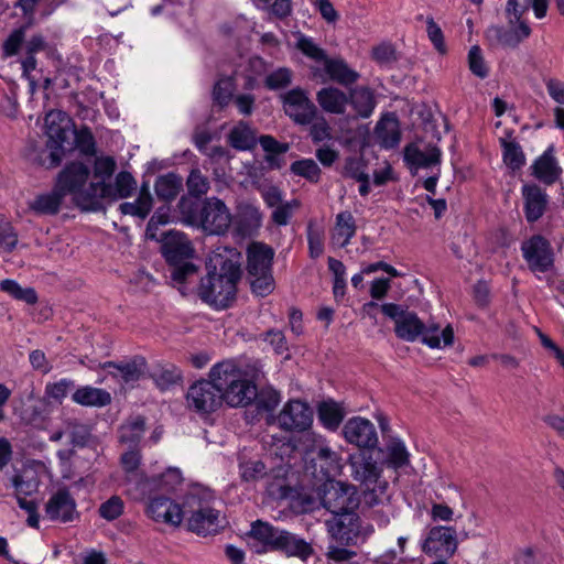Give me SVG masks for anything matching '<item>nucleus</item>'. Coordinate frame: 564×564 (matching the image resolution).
Masks as SVG:
<instances>
[{"label": "nucleus", "instance_id": "obj_1", "mask_svg": "<svg viewBox=\"0 0 564 564\" xmlns=\"http://www.w3.org/2000/svg\"><path fill=\"white\" fill-rule=\"evenodd\" d=\"M218 248L213 252L208 262V273L200 280L199 297L216 308L227 307L235 299L237 283L240 279V264L236 252Z\"/></svg>", "mask_w": 564, "mask_h": 564}, {"label": "nucleus", "instance_id": "obj_2", "mask_svg": "<svg viewBox=\"0 0 564 564\" xmlns=\"http://www.w3.org/2000/svg\"><path fill=\"white\" fill-rule=\"evenodd\" d=\"M209 378L215 380L221 391L223 403L229 406H246L257 398L256 384L234 361H223L213 366Z\"/></svg>", "mask_w": 564, "mask_h": 564}, {"label": "nucleus", "instance_id": "obj_3", "mask_svg": "<svg viewBox=\"0 0 564 564\" xmlns=\"http://www.w3.org/2000/svg\"><path fill=\"white\" fill-rule=\"evenodd\" d=\"M162 254L172 267L171 279L176 283H184L194 275L197 268L188 260L194 254V248L185 234L176 230L162 232L159 237Z\"/></svg>", "mask_w": 564, "mask_h": 564}, {"label": "nucleus", "instance_id": "obj_4", "mask_svg": "<svg viewBox=\"0 0 564 564\" xmlns=\"http://www.w3.org/2000/svg\"><path fill=\"white\" fill-rule=\"evenodd\" d=\"M89 169L79 162H74L65 166V169L58 174L56 187L65 196L67 193L72 194L75 203L86 210L97 209V199L93 198V189L99 182H91L86 186L89 177Z\"/></svg>", "mask_w": 564, "mask_h": 564}, {"label": "nucleus", "instance_id": "obj_5", "mask_svg": "<svg viewBox=\"0 0 564 564\" xmlns=\"http://www.w3.org/2000/svg\"><path fill=\"white\" fill-rule=\"evenodd\" d=\"M520 250L528 270L538 280L545 278L547 284H551L547 275L555 269V252L551 241L543 235L535 234L521 242Z\"/></svg>", "mask_w": 564, "mask_h": 564}, {"label": "nucleus", "instance_id": "obj_6", "mask_svg": "<svg viewBox=\"0 0 564 564\" xmlns=\"http://www.w3.org/2000/svg\"><path fill=\"white\" fill-rule=\"evenodd\" d=\"M507 25H491L486 31V37L495 45L502 48H516L531 35V28L525 19L527 11L506 6Z\"/></svg>", "mask_w": 564, "mask_h": 564}, {"label": "nucleus", "instance_id": "obj_7", "mask_svg": "<svg viewBox=\"0 0 564 564\" xmlns=\"http://www.w3.org/2000/svg\"><path fill=\"white\" fill-rule=\"evenodd\" d=\"M72 120L62 110H51L45 116L46 147L50 150L51 165L57 166L62 162L66 145H69Z\"/></svg>", "mask_w": 564, "mask_h": 564}, {"label": "nucleus", "instance_id": "obj_8", "mask_svg": "<svg viewBox=\"0 0 564 564\" xmlns=\"http://www.w3.org/2000/svg\"><path fill=\"white\" fill-rule=\"evenodd\" d=\"M219 384L209 378L189 386L186 393L187 408L199 415L210 414L223 405Z\"/></svg>", "mask_w": 564, "mask_h": 564}, {"label": "nucleus", "instance_id": "obj_9", "mask_svg": "<svg viewBox=\"0 0 564 564\" xmlns=\"http://www.w3.org/2000/svg\"><path fill=\"white\" fill-rule=\"evenodd\" d=\"M319 500L332 514L355 510L358 506L354 486L330 479L323 485Z\"/></svg>", "mask_w": 564, "mask_h": 564}, {"label": "nucleus", "instance_id": "obj_10", "mask_svg": "<svg viewBox=\"0 0 564 564\" xmlns=\"http://www.w3.org/2000/svg\"><path fill=\"white\" fill-rule=\"evenodd\" d=\"M187 505L192 508L187 523L192 532L203 536L218 532L220 529L219 511L213 508L208 500L191 495L187 498Z\"/></svg>", "mask_w": 564, "mask_h": 564}, {"label": "nucleus", "instance_id": "obj_11", "mask_svg": "<svg viewBox=\"0 0 564 564\" xmlns=\"http://www.w3.org/2000/svg\"><path fill=\"white\" fill-rule=\"evenodd\" d=\"M380 308L387 317L394 322V333L398 338L409 343L420 338L424 323L414 312L404 310L403 306L394 303H384Z\"/></svg>", "mask_w": 564, "mask_h": 564}, {"label": "nucleus", "instance_id": "obj_12", "mask_svg": "<svg viewBox=\"0 0 564 564\" xmlns=\"http://www.w3.org/2000/svg\"><path fill=\"white\" fill-rule=\"evenodd\" d=\"M281 98L285 115L296 124L307 126L314 121L317 108L305 90L293 88L282 95Z\"/></svg>", "mask_w": 564, "mask_h": 564}, {"label": "nucleus", "instance_id": "obj_13", "mask_svg": "<svg viewBox=\"0 0 564 564\" xmlns=\"http://www.w3.org/2000/svg\"><path fill=\"white\" fill-rule=\"evenodd\" d=\"M278 425L286 432H304L313 423V411L311 406L301 400L288 401L278 417Z\"/></svg>", "mask_w": 564, "mask_h": 564}, {"label": "nucleus", "instance_id": "obj_14", "mask_svg": "<svg viewBox=\"0 0 564 564\" xmlns=\"http://www.w3.org/2000/svg\"><path fill=\"white\" fill-rule=\"evenodd\" d=\"M199 219L204 231L209 235H223L231 224V214L223 200L210 197L204 202Z\"/></svg>", "mask_w": 564, "mask_h": 564}, {"label": "nucleus", "instance_id": "obj_15", "mask_svg": "<svg viewBox=\"0 0 564 564\" xmlns=\"http://www.w3.org/2000/svg\"><path fill=\"white\" fill-rule=\"evenodd\" d=\"M457 534L452 527L437 525L429 531L423 544L426 554L437 557H451L457 550Z\"/></svg>", "mask_w": 564, "mask_h": 564}, {"label": "nucleus", "instance_id": "obj_16", "mask_svg": "<svg viewBox=\"0 0 564 564\" xmlns=\"http://www.w3.org/2000/svg\"><path fill=\"white\" fill-rule=\"evenodd\" d=\"M345 440L359 448H373L378 444V435L372 422L355 416L349 419L344 427Z\"/></svg>", "mask_w": 564, "mask_h": 564}, {"label": "nucleus", "instance_id": "obj_17", "mask_svg": "<svg viewBox=\"0 0 564 564\" xmlns=\"http://www.w3.org/2000/svg\"><path fill=\"white\" fill-rule=\"evenodd\" d=\"M326 527L333 540L341 545H350L359 532L358 516L354 510L333 514V518L326 521Z\"/></svg>", "mask_w": 564, "mask_h": 564}, {"label": "nucleus", "instance_id": "obj_18", "mask_svg": "<svg viewBox=\"0 0 564 564\" xmlns=\"http://www.w3.org/2000/svg\"><path fill=\"white\" fill-rule=\"evenodd\" d=\"M137 189V182L134 177L126 171L117 174L113 184L99 182L93 189L91 199H97V207L100 205V199H120L130 197Z\"/></svg>", "mask_w": 564, "mask_h": 564}, {"label": "nucleus", "instance_id": "obj_19", "mask_svg": "<svg viewBox=\"0 0 564 564\" xmlns=\"http://www.w3.org/2000/svg\"><path fill=\"white\" fill-rule=\"evenodd\" d=\"M147 514L155 522L178 527L183 520L182 507L167 497L152 498L147 507Z\"/></svg>", "mask_w": 564, "mask_h": 564}, {"label": "nucleus", "instance_id": "obj_20", "mask_svg": "<svg viewBox=\"0 0 564 564\" xmlns=\"http://www.w3.org/2000/svg\"><path fill=\"white\" fill-rule=\"evenodd\" d=\"M45 514L52 521H73L76 511V501L66 488L58 489L45 505Z\"/></svg>", "mask_w": 564, "mask_h": 564}, {"label": "nucleus", "instance_id": "obj_21", "mask_svg": "<svg viewBox=\"0 0 564 564\" xmlns=\"http://www.w3.org/2000/svg\"><path fill=\"white\" fill-rule=\"evenodd\" d=\"M532 175L545 185L556 183L562 176V167L554 156V148L550 145L532 164Z\"/></svg>", "mask_w": 564, "mask_h": 564}, {"label": "nucleus", "instance_id": "obj_22", "mask_svg": "<svg viewBox=\"0 0 564 564\" xmlns=\"http://www.w3.org/2000/svg\"><path fill=\"white\" fill-rule=\"evenodd\" d=\"M352 477L365 487L372 486L381 478L382 469L370 454L359 453L350 457Z\"/></svg>", "mask_w": 564, "mask_h": 564}, {"label": "nucleus", "instance_id": "obj_23", "mask_svg": "<svg viewBox=\"0 0 564 564\" xmlns=\"http://www.w3.org/2000/svg\"><path fill=\"white\" fill-rule=\"evenodd\" d=\"M315 78H323L326 74L328 78L335 83L347 86L356 83L359 74L351 69L343 58H327L324 63V69L318 67L312 68Z\"/></svg>", "mask_w": 564, "mask_h": 564}, {"label": "nucleus", "instance_id": "obj_24", "mask_svg": "<svg viewBox=\"0 0 564 564\" xmlns=\"http://www.w3.org/2000/svg\"><path fill=\"white\" fill-rule=\"evenodd\" d=\"M524 200V215L528 223L538 221L544 214L549 196L540 186L525 184L521 188Z\"/></svg>", "mask_w": 564, "mask_h": 564}, {"label": "nucleus", "instance_id": "obj_25", "mask_svg": "<svg viewBox=\"0 0 564 564\" xmlns=\"http://www.w3.org/2000/svg\"><path fill=\"white\" fill-rule=\"evenodd\" d=\"M274 250L263 242H252L247 249L248 274L272 272Z\"/></svg>", "mask_w": 564, "mask_h": 564}, {"label": "nucleus", "instance_id": "obj_26", "mask_svg": "<svg viewBox=\"0 0 564 564\" xmlns=\"http://www.w3.org/2000/svg\"><path fill=\"white\" fill-rule=\"evenodd\" d=\"M441 150L435 145H429L421 150L416 145H408L404 151V160L411 169H436L441 164Z\"/></svg>", "mask_w": 564, "mask_h": 564}, {"label": "nucleus", "instance_id": "obj_27", "mask_svg": "<svg viewBox=\"0 0 564 564\" xmlns=\"http://www.w3.org/2000/svg\"><path fill=\"white\" fill-rule=\"evenodd\" d=\"M144 367L145 360L141 357L122 362L107 361L101 365V368L107 369L109 375L124 383L138 381L143 375Z\"/></svg>", "mask_w": 564, "mask_h": 564}, {"label": "nucleus", "instance_id": "obj_28", "mask_svg": "<svg viewBox=\"0 0 564 564\" xmlns=\"http://www.w3.org/2000/svg\"><path fill=\"white\" fill-rule=\"evenodd\" d=\"M63 199V193L54 186L51 192L37 194L29 200L28 208L37 216H53L59 212Z\"/></svg>", "mask_w": 564, "mask_h": 564}, {"label": "nucleus", "instance_id": "obj_29", "mask_svg": "<svg viewBox=\"0 0 564 564\" xmlns=\"http://www.w3.org/2000/svg\"><path fill=\"white\" fill-rule=\"evenodd\" d=\"M316 100L325 112L333 115H343L349 102L346 93L332 86L319 89L316 94Z\"/></svg>", "mask_w": 564, "mask_h": 564}, {"label": "nucleus", "instance_id": "obj_30", "mask_svg": "<svg viewBox=\"0 0 564 564\" xmlns=\"http://www.w3.org/2000/svg\"><path fill=\"white\" fill-rule=\"evenodd\" d=\"M419 339L432 349H442L453 345L454 330L451 325L441 329L438 324L429 323L427 325L424 324Z\"/></svg>", "mask_w": 564, "mask_h": 564}, {"label": "nucleus", "instance_id": "obj_31", "mask_svg": "<svg viewBox=\"0 0 564 564\" xmlns=\"http://www.w3.org/2000/svg\"><path fill=\"white\" fill-rule=\"evenodd\" d=\"M376 138L384 149H392L399 144L401 139L400 126L393 113L386 115L377 123Z\"/></svg>", "mask_w": 564, "mask_h": 564}, {"label": "nucleus", "instance_id": "obj_32", "mask_svg": "<svg viewBox=\"0 0 564 564\" xmlns=\"http://www.w3.org/2000/svg\"><path fill=\"white\" fill-rule=\"evenodd\" d=\"M356 223L349 212H341L336 216V223L332 232V242L337 247H346L356 234Z\"/></svg>", "mask_w": 564, "mask_h": 564}, {"label": "nucleus", "instance_id": "obj_33", "mask_svg": "<svg viewBox=\"0 0 564 564\" xmlns=\"http://www.w3.org/2000/svg\"><path fill=\"white\" fill-rule=\"evenodd\" d=\"M72 400L83 406L101 408L111 402V395L104 389L85 386L75 390Z\"/></svg>", "mask_w": 564, "mask_h": 564}, {"label": "nucleus", "instance_id": "obj_34", "mask_svg": "<svg viewBox=\"0 0 564 564\" xmlns=\"http://www.w3.org/2000/svg\"><path fill=\"white\" fill-rule=\"evenodd\" d=\"M275 550L283 551L289 556H299L302 560H306L313 553V549L310 543L285 530H283L280 535Z\"/></svg>", "mask_w": 564, "mask_h": 564}, {"label": "nucleus", "instance_id": "obj_35", "mask_svg": "<svg viewBox=\"0 0 564 564\" xmlns=\"http://www.w3.org/2000/svg\"><path fill=\"white\" fill-rule=\"evenodd\" d=\"M499 142L502 149V161L506 166L512 172L521 170L525 165L527 159L520 143L511 138V134L507 138H501Z\"/></svg>", "mask_w": 564, "mask_h": 564}, {"label": "nucleus", "instance_id": "obj_36", "mask_svg": "<svg viewBox=\"0 0 564 564\" xmlns=\"http://www.w3.org/2000/svg\"><path fill=\"white\" fill-rule=\"evenodd\" d=\"M316 459L321 462L322 471L327 478L339 474L343 468L340 454L322 440L316 446Z\"/></svg>", "mask_w": 564, "mask_h": 564}, {"label": "nucleus", "instance_id": "obj_37", "mask_svg": "<svg viewBox=\"0 0 564 564\" xmlns=\"http://www.w3.org/2000/svg\"><path fill=\"white\" fill-rule=\"evenodd\" d=\"M228 142L236 150H251L257 144L256 133L248 123L240 121L231 129Z\"/></svg>", "mask_w": 564, "mask_h": 564}, {"label": "nucleus", "instance_id": "obj_38", "mask_svg": "<svg viewBox=\"0 0 564 564\" xmlns=\"http://www.w3.org/2000/svg\"><path fill=\"white\" fill-rule=\"evenodd\" d=\"M345 417V410L340 403L324 401L318 406V419L324 427L335 431L339 427Z\"/></svg>", "mask_w": 564, "mask_h": 564}, {"label": "nucleus", "instance_id": "obj_39", "mask_svg": "<svg viewBox=\"0 0 564 564\" xmlns=\"http://www.w3.org/2000/svg\"><path fill=\"white\" fill-rule=\"evenodd\" d=\"M349 102L356 112L362 117L368 118L373 112L376 100L372 91L367 87H357L352 89L348 96Z\"/></svg>", "mask_w": 564, "mask_h": 564}, {"label": "nucleus", "instance_id": "obj_40", "mask_svg": "<svg viewBox=\"0 0 564 564\" xmlns=\"http://www.w3.org/2000/svg\"><path fill=\"white\" fill-rule=\"evenodd\" d=\"M409 452L403 441L391 438L384 448V463L394 469L404 467L409 464Z\"/></svg>", "mask_w": 564, "mask_h": 564}, {"label": "nucleus", "instance_id": "obj_41", "mask_svg": "<svg viewBox=\"0 0 564 564\" xmlns=\"http://www.w3.org/2000/svg\"><path fill=\"white\" fill-rule=\"evenodd\" d=\"M282 532L283 530H280L268 522L258 520L251 525L250 536L261 542L270 550H275L278 540H280Z\"/></svg>", "mask_w": 564, "mask_h": 564}, {"label": "nucleus", "instance_id": "obj_42", "mask_svg": "<svg viewBox=\"0 0 564 564\" xmlns=\"http://www.w3.org/2000/svg\"><path fill=\"white\" fill-rule=\"evenodd\" d=\"M182 188V178L174 173L160 176L154 185L159 198L170 202L173 200Z\"/></svg>", "mask_w": 564, "mask_h": 564}, {"label": "nucleus", "instance_id": "obj_43", "mask_svg": "<svg viewBox=\"0 0 564 564\" xmlns=\"http://www.w3.org/2000/svg\"><path fill=\"white\" fill-rule=\"evenodd\" d=\"M0 290L15 300L28 304L37 302V294L33 288H22L15 280L6 279L0 282Z\"/></svg>", "mask_w": 564, "mask_h": 564}, {"label": "nucleus", "instance_id": "obj_44", "mask_svg": "<svg viewBox=\"0 0 564 564\" xmlns=\"http://www.w3.org/2000/svg\"><path fill=\"white\" fill-rule=\"evenodd\" d=\"M144 425L145 422L140 416L124 423L119 430L120 442L128 444L130 447L137 445L143 436Z\"/></svg>", "mask_w": 564, "mask_h": 564}, {"label": "nucleus", "instance_id": "obj_45", "mask_svg": "<svg viewBox=\"0 0 564 564\" xmlns=\"http://www.w3.org/2000/svg\"><path fill=\"white\" fill-rule=\"evenodd\" d=\"M259 143L267 152L265 161L271 167H280L276 155L285 153L289 150L288 143H281L272 135L264 134L259 138Z\"/></svg>", "mask_w": 564, "mask_h": 564}, {"label": "nucleus", "instance_id": "obj_46", "mask_svg": "<svg viewBox=\"0 0 564 564\" xmlns=\"http://www.w3.org/2000/svg\"><path fill=\"white\" fill-rule=\"evenodd\" d=\"M239 216L243 228L241 229L243 235H250L252 231L260 228L262 224V213L259 207L246 204L240 207Z\"/></svg>", "mask_w": 564, "mask_h": 564}, {"label": "nucleus", "instance_id": "obj_47", "mask_svg": "<svg viewBox=\"0 0 564 564\" xmlns=\"http://www.w3.org/2000/svg\"><path fill=\"white\" fill-rule=\"evenodd\" d=\"M389 484L384 479H380L372 484V486L366 487L364 492V500L369 506L384 505L390 500L388 492Z\"/></svg>", "mask_w": 564, "mask_h": 564}, {"label": "nucleus", "instance_id": "obj_48", "mask_svg": "<svg viewBox=\"0 0 564 564\" xmlns=\"http://www.w3.org/2000/svg\"><path fill=\"white\" fill-rule=\"evenodd\" d=\"M152 378L161 390H166L182 379V372L175 366L170 365L152 372Z\"/></svg>", "mask_w": 564, "mask_h": 564}, {"label": "nucleus", "instance_id": "obj_49", "mask_svg": "<svg viewBox=\"0 0 564 564\" xmlns=\"http://www.w3.org/2000/svg\"><path fill=\"white\" fill-rule=\"evenodd\" d=\"M296 47L308 58L324 65L327 61L326 52L319 47L312 37L300 35L296 41Z\"/></svg>", "mask_w": 564, "mask_h": 564}, {"label": "nucleus", "instance_id": "obj_50", "mask_svg": "<svg viewBox=\"0 0 564 564\" xmlns=\"http://www.w3.org/2000/svg\"><path fill=\"white\" fill-rule=\"evenodd\" d=\"M64 425L65 433L69 437L70 444L74 446H83L87 443L90 435L87 425L77 420H67Z\"/></svg>", "mask_w": 564, "mask_h": 564}, {"label": "nucleus", "instance_id": "obj_51", "mask_svg": "<svg viewBox=\"0 0 564 564\" xmlns=\"http://www.w3.org/2000/svg\"><path fill=\"white\" fill-rule=\"evenodd\" d=\"M299 207L300 202L297 199L282 202L272 208L271 219L278 226H286Z\"/></svg>", "mask_w": 564, "mask_h": 564}, {"label": "nucleus", "instance_id": "obj_52", "mask_svg": "<svg viewBox=\"0 0 564 564\" xmlns=\"http://www.w3.org/2000/svg\"><path fill=\"white\" fill-rule=\"evenodd\" d=\"M70 135H74L76 148L80 153L85 155H95L96 142L89 128L83 127L79 130H73Z\"/></svg>", "mask_w": 564, "mask_h": 564}, {"label": "nucleus", "instance_id": "obj_53", "mask_svg": "<svg viewBox=\"0 0 564 564\" xmlns=\"http://www.w3.org/2000/svg\"><path fill=\"white\" fill-rule=\"evenodd\" d=\"M468 67L475 76L481 79L489 75V67L484 58L480 47L477 45L471 46L468 52Z\"/></svg>", "mask_w": 564, "mask_h": 564}, {"label": "nucleus", "instance_id": "obj_54", "mask_svg": "<svg viewBox=\"0 0 564 564\" xmlns=\"http://www.w3.org/2000/svg\"><path fill=\"white\" fill-rule=\"evenodd\" d=\"M170 221V208L166 206L160 207L153 216L150 218L145 236L150 240H159V228L160 226L166 225Z\"/></svg>", "mask_w": 564, "mask_h": 564}, {"label": "nucleus", "instance_id": "obj_55", "mask_svg": "<svg viewBox=\"0 0 564 564\" xmlns=\"http://www.w3.org/2000/svg\"><path fill=\"white\" fill-rule=\"evenodd\" d=\"M291 171L311 182H317L321 175V169L312 159L295 161L291 165Z\"/></svg>", "mask_w": 564, "mask_h": 564}, {"label": "nucleus", "instance_id": "obj_56", "mask_svg": "<svg viewBox=\"0 0 564 564\" xmlns=\"http://www.w3.org/2000/svg\"><path fill=\"white\" fill-rule=\"evenodd\" d=\"M123 500L119 496H111L100 505L98 512L102 519L113 521L123 513Z\"/></svg>", "mask_w": 564, "mask_h": 564}, {"label": "nucleus", "instance_id": "obj_57", "mask_svg": "<svg viewBox=\"0 0 564 564\" xmlns=\"http://www.w3.org/2000/svg\"><path fill=\"white\" fill-rule=\"evenodd\" d=\"M307 245L310 257L313 259L319 258L324 252V231L313 226L307 227Z\"/></svg>", "mask_w": 564, "mask_h": 564}, {"label": "nucleus", "instance_id": "obj_58", "mask_svg": "<svg viewBox=\"0 0 564 564\" xmlns=\"http://www.w3.org/2000/svg\"><path fill=\"white\" fill-rule=\"evenodd\" d=\"M116 161L111 156H99L94 163V177L96 182H104L110 178L116 170Z\"/></svg>", "mask_w": 564, "mask_h": 564}, {"label": "nucleus", "instance_id": "obj_59", "mask_svg": "<svg viewBox=\"0 0 564 564\" xmlns=\"http://www.w3.org/2000/svg\"><path fill=\"white\" fill-rule=\"evenodd\" d=\"M187 189L189 195L199 197L209 189V182L199 170H193L187 177Z\"/></svg>", "mask_w": 564, "mask_h": 564}, {"label": "nucleus", "instance_id": "obj_60", "mask_svg": "<svg viewBox=\"0 0 564 564\" xmlns=\"http://www.w3.org/2000/svg\"><path fill=\"white\" fill-rule=\"evenodd\" d=\"M251 288L253 293L259 296H267L274 290V279L272 272L263 274H251Z\"/></svg>", "mask_w": 564, "mask_h": 564}, {"label": "nucleus", "instance_id": "obj_61", "mask_svg": "<svg viewBox=\"0 0 564 564\" xmlns=\"http://www.w3.org/2000/svg\"><path fill=\"white\" fill-rule=\"evenodd\" d=\"M74 387L75 383L72 379L63 378L56 382L47 383L45 394L55 401L62 402Z\"/></svg>", "mask_w": 564, "mask_h": 564}, {"label": "nucleus", "instance_id": "obj_62", "mask_svg": "<svg viewBox=\"0 0 564 564\" xmlns=\"http://www.w3.org/2000/svg\"><path fill=\"white\" fill-rule=\"evenodd\" d=\"M25 31H26V26H21L10 33V35L3 42V45H2L4 56L9 57V56H14L18 54L20 47L22 46V44L24 42Z\"/></svg>", "mask_w": 564, "mask_h": 564}, {"label": "nucleus", "instance_id": "obj_63", "mask_svg": "<svg viewBox=\"0 0 564 564\" xmlns=\"http://www.w3.org/2000/svg\"><path fill=\"white\" fill-rule=\"evenodd\" d=\"M240 475L246 481H256L265 475V466L261 460H249L240 463Z\"/></svg>", "mask_w": 564, "mask_h": 564}, {"label": "nucleus", "instance_id": "obj_64", "mask_svg": "<svg viewBox=\"0 0 564 564\" xmlns=\"http://www.w3.org/2000/svg\"><path fill=\"white\" fill-rule=\"evenodd\" d=\"M344 175L356 181L368 176L366 161L362 158H347L344 166Z\"/></svg>", "mask_w": 564, "mask_h": 564}]
</instances>
